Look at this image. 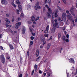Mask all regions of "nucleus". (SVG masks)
<instances>
[{"label":"nucleus","mask_w":77,"mask_h":77,"mask_svg":"<svg viewBox=\"0 0 77 77\" xmlns=\"http://www.w3.org/2000/svg\"><path fill=\"white\" fill-rule=\"evenodd\" d=\"M66 42H69V40L68 38L66 39Z\"/></svg>","instance_id":"obj_39"},{"label":"nucleus","mask_w":77,"mask_h":77,"mask_svg":"<svg viewBox=\"0 0 77 77\" xmlns=\"http://www.w3.org/2000/svg\"><path fill=\"white\" fill-rule=\"evenodd\" d=\"M48 3L49 5H50V3H51V0H48Z\"/></svg>","instance_id":"obj_33"},{"label":"nucleus","mask_w":77,"mask_h":77,"mask_svg":"<svg viewBox=\"0 0 77 77\" xmlns=\"http://www.w3.org/2000/svg\"><path fill=\"white\" fill-rule=\"evenodd\" d=\"M72 21L73 23V24L74 23V20L72 19Z\"/></svg>","instance_id":"obj_58"},{"label":"nucleus","mask_w":77,"mask_h":77,"mask_svg":"<svg viewBox=\"0 0 77 77\" xmlns=\"http://www.w3.org/2000/svg\"><path fill=\"white\" fill-rule=\"evenodd\" d=\"M2 5H7L8 4V2L6 0H2Z\"/></svg>","instance_id":"obj_5"},{"label":"nucleus","mask_w":77,"mask_h":77,"mask_svg":"<svg viewBox=\"0 0 77 77\" xmlns=\"http://www.w3.org/2000/svg\"><path fill=\"white\" fill-rule=\"evenodd\" d=\"M43 42V45H44V44H46V41H44Z\"/></svg>","instance_id":"obj_45"},{"label":"nucleus","mask_w":77,"mask_h":77,"mask_svg":"<svg viewBox=\"0 0 77 77\" xmlns=\"http://www.w3.org/2000/svg\"><path fill=\"white\" fill-rule=\"evenodd\" d=\"M47 75H48L49 76H50V74L48 72H47Z\"/></svg>","instance_id":"obj_49"},{"label":"nucleus","mask_w":77,"mask_h":77,"mask_svg":"<svg viewBox=\"0 0 77 77\" xmlns=\"http://www.w3.org/2000/svg\"><path fill=\"white\" fill-rule=\"evenodd\" d=\"M62 17H63V18L62 19V20H61V21H65L66 20V14L65 13H63V14L62 15Z\"/></svg>","instance_id":"obj_2"},{"label":"nucleus","mask_w":77,"mask_h":77,"mask_svg":"<svg viewBox=\"0 0 77 77\" xmlns=\"http://www.w3.org/2000/svg\"><path fill=\"white\" fill-rule=\"evenodd\" d=\"M18 7L19 9H20V11H21V10H22V6H21V5H19Z\"/></svg>","instance_id":"obj_18"},{"label":"nucleus","mask_w":77,"mask_h":77,"mask_svg":"<svg viewBox=\"0 0 77 77\" xmlns=\"http://www.w3.org/2000/svg\"><path fill=\"white\" fill-rule=\"evenodd\" d=\"M75 22H77V19H75Z\"/></svg>","instance_id":"obj_63"},{"label":"nucleus","mask_w":77,"mask_h":77,"mask_svg":"<svg viewBox=\"0 0 77 77\" xmlns=\"http://www.w3.org/2000/svg\"><path fill=\"white\" fill-rule=\"evenodd\" d=\"M17 14H20V13H19V12H20V10H17Z\"/></svg>","instance_id":"obj_34"},{"label":"nucleus","mask_w":77,"mask_h":77,"mask_svg":"<svg viewBox=\"0 0 77 77\" xmlns=\"http://www.w3.org/2000/svg\"><path fill=\"white\" fill-rule=\"evenodd\" d=\"M33 42L32 41H30L29 44L30 47H31L32 45H33Z\"/></svg>","instance_id":"obj_26"},{"label":"nucleus","mask_w":77,"mask_h":77,"mask_svg":"<svg viewBox=\"0 0 77 77\" xmlns=\"http://www.w3.org/2000/svg\"><path fill=\"white\" fill-rule=\"evenodd\" d=\"M48 30L46 29L44 32V33H48Z\"/></svg>","instance_id":"obj_30"},{"label":"nucleus","mask_w":77,"mask_h":77,"mask_svg":"<svg viewBox=\"0 0 77 77\" xmlns=\"http://www.w3.org/2000/svg\"><path fill=\"white\" fill-rule=\"evenodd\" d=\"M24 16V14L23 13H22L21 14V17H23Z\"/></svg>","instance_id":"obj_43"},{"label":"nucleus","mask_w":77,"mask_h":77,"mask_svg":"<svg viewBox=\"0 0 77 77\" xmlns=\"http://www.w3.org/2000/svg\"><path fill=\"white\" fill-rule=\"evenodd\" d=\"M69 73H67V77H69Z\"/></svg>","instance_id":"obj_46"},{"label":"nucleus","mask_w":77,"mask_h":77,"mask_svg":"<svg viewBox=\"0 0 77 77\" xmlns=\"http://www.w3.org/2000/svg\"><path fill=\"white\" fill-rule=\"evenodd\" d=\"M11 25H8L7 26L8 27H11Z\"/></svg>","instance_id":"obj_57"},{"label":"nucleus","mask_w":77,"mask_h":77,"mask_svg":"<svg viewBox=\"0 0 77 77\" xmlns=\"http://www.w3.org/2000/svg\"><path fill=\"white\" fill-rule=\"evenodd\" d=\"M66 37L67 38H69V35L68 34H67L66 35Z\"/></svg>","instance_id":"obj_54"},{"label":"nucleus","mask_w":77,"mask_h":77,"mask_svg":"<svg viewBox=\"0 0 77 77\" xmlns=\"http://www.w3.org/2000/svg\"><path fill=\"white\" fill-rule=\"evenodd\" d=\"M46 30H49V26L48 25V26H47L46 28Z\"/></svg>","instance_id":"obj_29"},{"label":"nucleus","mask_w":77,"mask_h":77,"mask_svg":"<svg viewBox=\"0 0 77 77\" xmlns=\"http://www.w3.org/2000/svg\"><path fill=\"white\" fill-rule=\"evenodd\" d=\"M44 37L42 36L41 37V41L42 42H44Z\"/></svg>","instance_id":"obj_15"},{"label":"nucleus","mask_w":77,"mask_h":77,"mask_svg":"<svg viewBox=\"0 0 77 77\" xmlns=\"http://www.w3.org/2000/svg\"><path fill=\"white\" fill-rule=\"evenodd\" d=\"M34 70H33L32 72V73H31V75H33V73H34Z\"/></svg>","instance_id":"obj_47"},{"label":"nucleus","mask_w":77,"mask_h":77,"mask_svg":"<svg viewBox=\"0 0 77 77\" xmlns=\"http://www.w3.org/2000/svg\"><path fill=\"white\" fill-rule=\"evenodd\" d=\"M6 16L7 17H9V15L8 14H6Z\"/></svg>","instance_id":"obj_51"},{"label":"nucleus","mask_w":77,"mask_h":77,"mask_svg":"<svg viewBox=\"0 0 77 77\" xmlns=\"http://www.w3.org/2000/svg\"><path fill=\"white\" fill-rule=\"evenodd\" d=\"M5 20L6 21V24H9V23H10V21H9V20L7 18H5Z\"/></svg>","instance_id":"obj_6"},{"label":"nucleus","mask_w":77,"mask_h":77,"mask_svg":"<svg viewBox=\"0 0 77 77\" xmlns=\"http://www.w3.org/2000/svg\"><path fill=\"white\" fill-rule=\"evenodd\" d=\"M35 5L37 6H39V2H37Z\"/></svg>","instance_id":"obj_22"},{"label":"nucleus","mask_w":77,"mask_h":77,"mask_svg":"<svg viewBox=\"0 0 77 77\" xmlns=\"http://www.w3.org/2000/svg\"><path fill=\"white\" fill-rule=\"evenodd\" d=\"M34 9L36 11L38 10V6H36V5H35V6L34 7Z\"/></svg>","instance_id":"obj_24"},{"label":"nucleus","mask_w":77,"mask_h":77,"mask_svg":"<svg viewBox=\"0 0 77 77\" xmlns=\"http://www.w3.org/2000/svg\"><path fill=\"white\" fill-rule=\"evenodd\" d=\"M38 9H41V6H38Z\"/></svg>","instance_id":"obj_62"},{"label":"nucleus","mask_w":77,"mask_h":77,"mask_svg":"<svg viewBox=\"0 0 77 77\" xmlns=\"http://www.w3.org/2000/svg\"><path fill=\"white\" fill-rule=\"evenodd\" d=\"M74 11V8H71L70 10V12H73L72 11Z\"/></svg>","instance_id":"obj_28"},{"label":"nucleus","mask_w":77,"mask_h":77,"mask_svg":"<svg viewBox=\"0 0 77 77\" xmlns=\"http://www.w3.org/2000/svg\"><path fill=\"white\" fill-rule=\"evenodd\" d=\"M63 3H65V4H66V1L65 0H62Z\"/></svg>","instance_id":"obj_41"},{"label":"nucleus","mask_w":77,"mask_h":77,"mask_svg":"<svg viewBox=\"0 0 77 77\" xmlns=\"http://www.w3.org/2000/svg\"><path fill=\"white\" fill-rule=\"evenodd\" d=\"M21 24V23L20 22H18V23L16 24V26H20Z\"/></svg>","instance_id":"obj_20"},{"label":"nucleus","mask_w":77,"mask_h":77,"mask_svg":"<svg viewBox=\"0 0 77 77\" xmlns=\"http://www.w3.org/2000/svg\"><path fill=\"white\" fill-rule=\"evenodd\" d=\"M32 36H35V33H32Z\"/></svg>","instance_id":"obj_59"},{"label":"nucleus","mask_w":77,"mask_h":77,"mask_svg":"<svg viewBox=\"0 0 77 77\" xmlns=\"http://www.w3.org/2000/svg\"><path fill=\"white\" fill-rule=\"evenodd\" d=\"M58 21H60V20H61V18H60V17H59L58 18Z\"/></svg>","instance_id":"obj_44"},{"label":"nucleus","mask_w":77,"mask_h":77,"mask_svg":"<svg viewBox=\"0 0 77 77\" xmlns=\"http://www.w3.org/2000/svg\"><path fill=\"white\" fill-rule=\"evenodd\" d=\"M34 68L35 71H36L37 70V65L36 64H35L34 66Z\"/></svg>","instance_id":"obj_21"},{"label":"nucleus","mask_w":77,"mask_h":77,"mask_svg":"<svg viewBox=\"0 0 77 77\" xmlns=\"http://www.w3.org/2000/svg\"><path fill=\"white\" fill-rule=\"evenodd\" d=\"M30 38L31 40H33L34 39V37L33 36L31 37Z\"/></svg>","instance_id":"obj_37"},{"label":"nucleus","mask_w":77,"mask_h":77,"mask_svg":"<svg viewBox=\"0 0 77 77\" xmlns=\"http://www.w3.org/2000/svg\"><path fill=\"white\" fill-rule=\"evenodd\" d=\"M28 23L29 24H32V22L30 21H28Z\"/></svg>","instance_id":"obj_48"},{"label":"nucleus","mask_w":77,"mask_h":77,"mask_svg":"<svg viewBox=\"0 0 77 77\" xmlns=\"http://www.w3.org/2000/svg\"><path fill=\"white\" fill-rule=\"evenodd\" d=\"M9 46L10 47V48L11 49V50H13V49H14V47H13V46H12V45L11 44H9Z\"/></svg>","instance_id":"obj_19"},{"label":"nucleus","mask_w":77,"mask_h":77,"mask_svg":"<svg viewBox=\"0 0 77 77\" xmlns=\"http://www.w3.org/2000/svg\"><path fill=\"white\" fill-rule=\"evenodd\" d=\"M51 43H49L47 45V50H48V49L50 48V47L51 46Z\"/></svg>","instance_id":"obj_12"},{"label":"nucleus","mask_w":77,"mask_h":77,"mask_svg":"<svg viewBox=\"0 0 77 77\" xmlns=\"http://www.w3.org/2000/svg\"><path fill=\"white\" fill-rule=\"evenodd\" d=\"M77 74V68L76 69V73L75 74Z\"/></svg>","instance_id":"obj_64"},{"label":"nucleus","mask_w":77,"mask_h":77,"mask_svg":"<svg viewBox=\"0 0 77 77\" xmlns=\"http://www.w3.org/2000/svg\"><path fill=\"white\" fill-rule=\"evenodd\" d=\"M69 62H70V63H74V60H73V59L70 58V59H69Z\"/></svg>","instance_id":"obj_10"},{"label":"nucleus","mask_w":77,"mask_h":77,"mask_svg":"<svg viewBox=\"0 0 77 77\" xmlns=\"http://www.w3.org/2000/svg\"><path fill=\"white\" fill-rule=\"evenodd\" d=\"M58 16V15L57 14V13H55V17H57Z\"/></svg>","instance_id":"obj_38"},{"label":"nucleus","mask_w":77,"mask_h":77,"mask_svg":"<svg viewBox=\"0 0 77 77\" xmlns=\"http://www.w3.org/2000/svg\"><path fill=\"white\" fill-rule=\"evenodd\" d=\"M18 20H21V18H20V17L18 18Z\"/></svg>","instance_id":"obj_61"},{"label":"nucleus","mask_w":77,"mask_h":77,"mask_svg":"<svg viewBox=\"0 0 77 77\" xmlns=\"http://www.w3.org/2000/svg\"><path fill=\"white\" fill-rule=\"evenodd\" d=\"M15 28L16 29H18V25H16V26H15Z\"/></svg>","instance_id":"obj_40"},{"label":"nucleus","mask_w":77,"mask_h":77,"mask_svg":"<svg viewBox=\"0 0 77 77\" xmlns=\"http://www.w3.org/2000/svg\"><path fill=\"white\" fill-rule=\"evenodd\" d=\"M66 12L67 14H69V11L68 10H67L66 11Z\"/></svg>","instance_id":"obj_50"},{"label":"nucleus","mask_w":77,"mask_h":77,"mask_svg":"<svg viewBox=\"0 0 77 77\" xmlns=\"http://www.w3.org/2000/svg\"><path fill=\"white\" fill-rule=\"evenodd\" d=\"M46 14L47 16L48 17V18H51V15H50V14L48 12H47Z\"/></svg>","instance_id":"obj_8"},{"label":"nucleus","mask_w":77,"mask_h":77,"mask_svg":"<svg viewBox=\"0 0 77 77\" xmlns=\"http://www.w3.org/2000/svg\"><path fill=\"white\" fill-rule=\"evenodd\" d=\"M35 21H36L35 20H33L32 21L33 23L34 24H36V22H35Z\"/></svg>","instance_id":"obj_42"},{"label":"nucleus","mask_w":77,"mask_h":77,"mask_svg":"<svg viewBox=\"0 0 77 77\" xmlns=\"http://www.w3.org/2000/svg\"><path fill=\"white\" fill-rule=\"evenodd\" d=\"M45 6V7H47L48 9L49 12L50 14H51V13H52V11L51 10V8H49V7H48V6L47 5H46Z\"/></svg>","instance_id":"obj_4"},{"label":"nucleus","mask_w":77,"mask_h":77,"mask_svg":"<svg viewBox=\"0 0 77 77\" xmlns=\"http://www.w3.org/2000/svg\"><path fill=\"white\" fill-rule=\"evenodd\" d=\"M35 55L36 57H38L39 56V51L38 50H37L36 52Z\"/></svg>","instance_id":"obj_13"},{"label":"nucleus","mask_w":77,"mask_h":77,"mask_svg":"<svg viewBox=\"0 0 77 77\" xmlns=\"http://www.w3.org/2000/svg\"><path fill=\"white\" fill-rule=\"evenodd\" d=\"M26 32V28L24 26H23L22 30V34H24Z\"/></svg>","instance_id":"obj_9"},{"label":"nucleus","mask_w":77,"mask_h":77,"mask_svg":"<svg viewBox=\"0 0 77 77\" xmlns=\"http://www.w3.org/2000/svg\"><path fill=\"white\" fill-rule=\"evenodd\" d=\"M56 27H53V28L51 29V33H54V32L56 30Z\"/></svg>","instance_id":"obj_11"},{"label":"nucleus","mask_w":77,"mask_h":77,"mask_svg":"<svg viewBox=\"0 0 77 77\" xmlns=\"http://www.w3.org/2000/svg\"><path fill=\"white\" fill-rule=\"evenodd\" d=\"M31 19L32 20V21H34V20H35V17H34V16H32Z\"/></svg>","instance_id":"obj_23"},{"label":"nucleus","mask_w":77,"mask_h":77,"mask_svg":"<svg viewBox=\"0 0 77 77\" xmlns=\"http://www.w3.org/2000/svg\"><path fill=\"white\" fill-rule=\"evenodd\" d=\"M54 23H53V26L55 28H59V23L57 22V20L56 19L54 20Z\"/></svg>","instance_id":"obj_1"},{"label":"nucleus","mask_w":77,"mask_h":77,"mask_svg":"<svg viewBox=\"0 0 77 77\" xmlns=\"http://www.w3.org/2000/svg\"><path fill=\"white\" fill-rule=\"evenodd\" d=\"M44 35L45 37H48V34H45Z\"/></svg>","instance_id":"obj_36"},{"label":"nucleus","mask_w":77,"mask_h":77,"mask_svg":"<svg viewBox=\"0 0 77 77\" xmlns=\"http://www.w3.org/2000/svg\"><path fill=\"white\" fill-rule=\"evenodd\" d=\"M39 73L40 74H41L42 73V71L41 70H39Z\"/></svg>","instance_id":"obj_55"},{"label":"nucleus","mask_w":77,"mask_h":77,"mask_svg":"<svg viewBox=\"0 0 77 77\" xmlns=\"http://www.w3.org/2000/svg\"><path fill=\"white\" fill-rule=\"evenodd\" d=\"M61 36V32H59L58 34V39H59L60 38Z\"/></svg>","instance_id":"obj_14"},{"label":"nucleus","mask_w":77,"mask_h":77,"mask_svg":"<svg viewBox=\"0 0 77 77\" xmlns=\"http://www.w3.org/2000/svg\"><path fill=\"white\" fill-rule=\"evenodd\" d=\"M16 3L17 5H20L21 4V2H20V1H19V0H16Z\"/></svg>","instance_id":"obj_16"},{"label":"nucleus","mask_w":77,"mask_h":77,"mask_svg":"<svg viewBox=\"0 0 77 77\" xmlns=\"http://www.w3.org/2000/svg\"><path fill=\"white\" fill-rule=\"evenodd\" d=\"M1 59L2 60V62L3 63H5V58L4 57V56L3 55H2L1 56Z\"/></svg>","instance_id":"obj_3"},{"label":"nucleus","mask_w":77,"mask_h":77,"mask_svg":"<svg viewBox=\"0 0 77 77\" xmlns=\"http://www.w3.org/2000/svg\"><path fill=\"white\" fill-rule=\"evenodd\" d=\"M0 48L1 50H3V47L2 46H0Z\"/></svg>","instance_id":"obj_53"},{"label":"nucleus","mask_w":77,"mask_h":77,"mask_svg":"<svg viewBox=\"0 0 77 77\" xmlns=\"http://www.w3.org/2000/svg\"><path fill=\"white\" fill-rule=\"evenodd\" d=\"M41 56H39L37 59H36V61H37L38 62L39 61H40V59H41Z\"/></svg>","instance_id":"obj_17"},{"label":"nucleus","mask_w":77,"mask_h":77,"mask_svg":"<svg viewBox=\"0 0 77 77\" xmlns=\"http://www.w3.org/2000/svg\"><path fill=\"white\" fill-rule=\"evenodd\" d=\"M22 76H23V74H20L19 77H22Z\"/></svg>","instance_id":"obj_52"},{"label":"nucleus","mask_w":77,"mask_h":77,"mask_svg":"<svg viewBox=\"0 0 77 77\" xmlns=\"http://www.w3.org/2000/svg\"><path fill=\"white\" fill-rule=\"evenodd\" d=\"M11 5H12L14 7V8H16V5H15V4H14V3L13 2H12L11 3Z\"/></svg>","instance_id":"obj_27"},{"label":"nucleus","mask_w":77,"mask_h":77,"mask_svg":"<svg viewBox=\"0 0 77 77\" xmlns=\"http://www.w3.org/2000/svg\"><path fill=\"white\" fill-rule=\"evenodd\" d=\"M12 22H14V21H15V18H14V16H12Z\"/></svg>","instance_id":"obj_25"},{"label":"nucleus","mask_w":77,"mask_h":77,"mask_svg":"<svg viewBox=\"0 0 77 77\" xmlns=\"http://www.w3.org/2000/svg\"><path fill=\"white\" fill-rule=\"evenodd\" d=\"M67 17L69 20H71V19H72V16L71 15V14L69 13L67 14Z\"/></svg>","instance_id":"obj_7"},{"label":"nucleus","mask_w":77,"mask_h":77,"mask_svg":"<svg viewBox=\"0 0 77 77\" xmlns=\"http://www.w3.org/2000/svg\"><path fill=\"white\" fill-rule=\"evenodd\" d=\"M10 32H11V33H13V31H12L11 30H10Z\"/></svg>","instance_id":"obj_60"},{"label":"nucleus","mask_w":77,"mask_h":77,"mask_svg":"<svg viewBox=\"0 0 77 77\" xmlns=\"http://www.w3.org/2000/svg\"><path fill=\"white\" fill-rule=\"evenodd\" d=\"M39 19V17H38L37 18H36L35 19V21H37V20H38Z\"/></svg>","instance_id":"obj_35"},{"label":"nucleus","mask_w":77,"mask_h":77,"mask_svg":"<svg viewBox=\"0 0 77 77\" xmlns=\"http://www.w3.org/2000/svg\"><path fill=\"white\" fill-rule=\"evenodd\" d=\"M65 39H66V37H65V36H63V39L64 41H65Z\"/></svg>","instance_id":"obj_32"},{"label":"nucleus","mask_w":77,"mask_h":77,"mask_svg":"<svg viewBox=\"0 0 77 77\" xmlns=\"http://www.w3.org/2000/svg\"><path fill=\"white\" fill-rule=\"evenodd\" d=\"M29 51H28L27 53V56H29Z\"/></svg>","instance_id":"obj_56"},{"label":"nucleus","mask_w":77,"mask_h":77,"mask_svg":"<svg viewBox=\"0 0 77 77\" xmlns=\"http://www.w3.org/2000/svg\"><path fill=\"white\" fill-rule=\"evenodd\" d=\"M71 14L73 15V16H75V14H74V12H71Z\"/></svg>","instance_id":"obj_31"}]
</instances>
